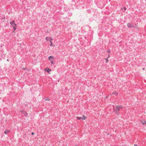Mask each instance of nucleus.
Here are the masks:
<instances>
[{"instance_id": "19", "label": "nucleus", "mask_w": 146, "mask_h": 146, "mask_svg": "<svg viewBox=\"0 0 146 146\" xmlns=\"http://www.w3.org/2000/svg\"><path fill=\"white\" fill-rule=\"evenodd\" d=\"M108 52H109V53H110V51H108Z\"/></svg>"}, {"instance_id": "15", "label": "nucleus", "mask_w": 146, "mask_h": 146, "mask_svg": "<svg viewBox=\"0 0 146 146\" xmlns=\"http://www.w3.org/2000/svg\"><path fill=\"white\" fill-rule=\"evenodd\" d=\"M50 42V46H51L52 45V42H51H51Z\"/></svg>"}, {"instance_id": "4", "label": "nucleus", "mask_w": 146, "mask_h": 146, "mask_svg": "<svg viewBox=\"0 0 146 146\" xmlns=\"http://www.w3.org/2000/svg\"><path fill=\"white\" fill-rule=\"evenodd\" d=\"M51 70L48 68H46L44 69V71L50 74V72L51 71Z\"/></svg>"}, {"instance_id": "13", "label": "nucleus", "mask_w": 146, "mask_h": 146, "mask_svg": "<svg viewBox=\"0 0 146 146\" xmlns=\"http://www.w3.org/2000/svg\"><path fill=\"white\" fill-rule=\"evenodd\" d=\"M9 132L8 131H4V133L5 134H6L7 133Z\"/></svg>"}, {"instance_id": "14", "label": "nucleus", "mask_w": 146, "mask_h": 146, "mask_svg": "<svg viewBox=\"0 0 146 146\" xmlns=\"http://www.w3.org/2000/svg\"><path fill=\"white\" fill-rule=\"evenodd\" d=\"M113 94H115V95H117V93L115 92L114 93H113Z\"/></svg>"}, {"instance_id": "11", "label": "nucleus", "mask_w": 146, "mask_h": 146, "mask_svg": "<svg viewBox=\"0 0 146 146\" xmlns=\"http://www.w3.org/2000/svg\"><path fill=\"white\" fill-rule=\"evenodd\" d=\"M13 27V29H14V31H13V32H14V31H15L16 29L17 28L16 27Z\"/></svg>"}, {"instance_id": "20", "label": "nucleus", "mask_w": 146, "mask_h": 146, "mask_svg": "<svg viewBox=\"0 0 146 146\" xmlns=\"http://www.w3.org/2000/svg\"><path fill=\"white\" fill-rule=\"evenodd\" d=\"M75 146H78V145H76Z\"/></svg>"}, {"instance_id": "7", "label": "nucleus", "mask_w": 146, "mask_h": 146, "mask_svg": "<svg viewBox=\"0 0 146 146\" xmlns=\"http://www.w3.org/2000/svg\"><path fill=\"white\" fill-rule=\"evenodd\" d=\"M86 117L84 116V115H82V119L83 120H84L86 119Z\"/></svg>"}, {"instance_id": "21", "label": "nucleus", "mask_w": 146, "mask_h": 146, "mask_svg": "<svg viewBox=\"0 0 146 146\" xmlns=\"http://www.w3.org/2000/svg\"><path fill=\"white\" fill-rule=\"evenodd\" d=\"M109 56H110L109 55H108V57H109Z\"/></svg>"}, {"instance_id": "12", "label": "nucleus", "mask_w": 146, "mask_h": 146, "mask_svg": "<svg viewBox=\"0 0 146 146\" xmlns=\"http://www.w3.org/2000/svg\"><path fill=\"white\" fill-rule=\"evenodd\" d=\"M105 60H106V63H108L109 61L108 60V59H106V58H105Z\"/></svg>"}, {"instance_id": "9", "label": "nucleus", "mask_w": 146, "mask_h": 146, "mask_svg": "<svg viewBox=\"0 0 146 146\" xmlns=\"http://www.w3.org/2000/svg\"><path fill=\"white\" fill-rule=\"evenodd\" d=\"M23 113L25 116H27V114L26 113V112L25 111H23Z\"/></svg>"}, {"instance_id": "5", "label": "nucleus", "mask_w": 146, "mask_h": 146, "mask_svg": "<svg viewBox=\"0 0 146 146\" xmlns=\"http://www.w3.org/2000/svg\"><path fill=\"white\" fill-rule=\"evenodd\" d=\"M45 39L46 40V41H49L50 42H51V41H52V39L50 37H46L45 38Z\"/></svg>"}, {"instance_id": "2", "label": "nucleus", "mask_w": 146, "mask_h": 146, "mask_svg": "<svg viewBox=\"0 0 146 146\" xmlns=\"http://www.w3.org/2000/svg\"><path fill=\"white\" fill-rule=\"evenodd\" d=\"M54 58V57L52 56H50L48 58V59L50 61V62L52 64H54V62L53 60Z\"/></svg>"}, {"instance_id": "3", "label": "nucleus", "mask_w": 146, "mask_h": 146, "mask_svg": "<svg viewBox=\"0 0 146 146\" xmlns=\"http://www.w3.org/2000/svg\"><path fill=\"white\" fill-rule=\"evenodd\" d=\"M10 24L13 27H16L17 25V24L15 23V21H14L11 22Z\"/></svg>"}, {"instance_id": "18", "label": "nucleus", "mask_w": 146, "mask_h": 146, "mask_svg": "<svg viewBox=\"0 0 146 146\" xmlns=\"http://www.w3.org/2000/svg\"><path fill=\"white\" fill-rule=\"evenodd\" d=\"M34 133H32V135H34Z\"/></svg>"}, {"instance_id": "22", "label": "nucleus", "mask_w": 146, "mask_h": 146, "mask_svg": "<svg viewBox=\"0 0 146 146\" xmlns=\"http://www.w3.org/2000/svg\"><path fill=\"white\" fill-rule=\"evenodd\" d=\"M143 70H145L144 68H143Z\"/></svg>"}, {"instance_id": "16", "label": "nucleus", "mask_w": 146, "mask_h": 146, "mask_svg": "<svg viewBox=\"0 0 146 146\" xmlns=\"http://www.w3.org/2000/svg\"><path fill=\"white\" fill-rule=\"evenodd\" d=\"M123 9H124V10H126V8L125 7H123Z\"/></svg>"}, {"instance_id": "10", "label": "nucleus", "mask_w": 146, "mask_h": 146, "mask_svg": "<svg viewBox=\"0 0 146 146\" xmlns=\"http://www.w3.org/2000/svg\"><path fill=\"white\" fill-rule=\"evenodd\" d=\"M76 118L77 119L80 120L81 119H82V117H76Z\"/></svg>"}, {"instance_id": "1", "label": "nucleus", "mask_w": 146, "mask_h": 146, "mask_svg": "<svg viewBox=\"0 0 146 146\" xmlns=\"http://www.w3.org/2000/svg\"><path fill=\"white\" fill-rule=\"evenodd\" d=\"M122 108L121 106H116L114 108V110L115 112H118L119 110Z\"/></svg>"}, {"instance_id": "8", "label": "nucleus", "mask_w": 146, "mask_h": 146, "mask_svg": "<svg viewBox=\"0 0 146 146\" xmlns=\"http://www.w3.org/2000/svg\"><path fill=\"white\" fill-rule=\"evenodd\" d=\"M127 27H128L129 28L131 27L132 26L131 24L129 23H128L127 24Z\"/></svg>"}, {"instance_id": "17", "label": "nucleus", "mask_w": 146, "mask_h": 146, "mask_svg": "<svg viewBox=\"0 0 146 146\" xmlns=\"http://www.w3.org/2000/svg\"><path fill=\"white\" fill-rule=\"evenodd\" d=\"M134 146H137V144H135V145H134Z\"/></svg>"}, {"instance_id": "6", "label": "nucleus", "mask_w": 146, "mask_h": 146, "mask_svg": "<svg viewBox=\"0 0 146 146\" xmlns=\"http://www.w3.org/2000/svg\"><path fill=\"white\" fill-rule=\"evenodd\" d=\"M140 121L142 124L143 125H145L146 124V121L144 119L141 120Z\"/></svg>"}]
</instances>
